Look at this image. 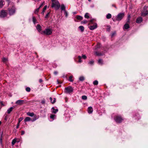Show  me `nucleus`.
I'll list each match as a JSON object with an SVG mask.
<instances>
[{
	"label": "nucleus",
	"mask_w": 148,
	"mask_h": 148,
	"mask_svg": "<svg viewBox=\"0 0 148 148\" xmlns=\"http://www.w3.org/2000/svg\"><path fill=\"white\" fill-rule=\"evenodd\" d=\"M39 118V115H34V118L32 120V121H35L37 119H38Z\"/></svg>",
	"instance_id": "nucleus-14"
},
{
	"label": "nucleus",
	"mask_w": 148,
	"mask_h": 148,
	"mask_svg": "<svg viewBox=\"0 0 148 148\" xmlns=\"http://www.w3.org/2000/svg\"><path fill=\"white\" fill-rule=\"evenodd\" d=\"M114 119L115 121L117 123H120L123 120V118L120 115H115Z\"/></svg>",
	"instance_id": "nucleus-2"
},
{
	"label": "nucleus",
	"mask_w": 148,
	"mask_h": 148,
	"mask_svg": "<svg viewBox=\"0 0 148 148\" xmlns=\"http://www.w3.org/2000/svg\"><path fill=\"white\" fill-rule=\"evenodd\" d=\"M23 118L22 117H20L18 119V122L20 123L23 120Z\"/></svg>",
	"instance_id": "nucleus-45"
},
{
	"label": "nucleus",
	"mask_w": 148,
	"mask_h": 148,
	"mask_svg": "<svg viewBox=\"0 0 148 148\" xmlns=\"http://www.w3.org/2000/svg\"><path fill=\"white\" fill-rule=\"evenodd\" d=\"M124 16V13H120L116 16V20L118 21H120L123 18Z\"/></svg>",
	"instance_id": "nucleus-6"
},
{
	"label": "nucleus",
	"mask_w": 148,
	"mask_h": 148,
	"mask_svg": "<svg viewBox=\"0 0 148 148\" xmlns=\"http://www.w3.org/2000/svg\"><path fill=\"white\" fill-rule=\"evenodd\" d=\"M44 2H43V3H42L40 5V6L38 8H39V9H40V8H41L43 5H44Z\"/></svg>",
	"instance_id": "nucleus-52"
},
{
	"label": "nucleus",
	"mask_w": 148,
	"mask_h": 148,
	"mask_svg": "<svg viewBox=\"0 0 148 148\" xmlns=\"http://www.w3.org/2000/svg\"><path fill=\"white\" fill-rule=\"evenodd\" d=\"M39 82L40 83H41L42 82V80L41 79H40L39 80Z\"/></svg>",
	"instance_id": "nucleus-57"
},
{
	"label": "nucleus",
	"mask_w": 148,
	"mask_h": 148,
	"mask_svg": "<svg viewBox=\"0 0 148 148\" xmlns=\"http://www.w3.org/2000/svg\"><path fill=\"white\" fill-rule=\"evenodd\" d=\"M27 114V115L32 117L34 116V114L33 112H28Z\"/></svg>",
	"instance_id": "nucleus-18"
},
{
	"label": "nucleus",
	"mask_w": 148,
	"mask_h": 148,
	"mask_svg": "<svg viewBox=\"0 0 148 148\" xmlns=\"http://www.w3.org/2000/svg\"><path fill=\"white\" fill-rule=\"evenodd\" d=\"M31 120V118L28 117H26L24 121L25 122L30 121Z\"/></svg>",
	"instance_id": "nucleus-21"
},
{
	"label": "nucleus",
	"mask_w": 148,
	"mask_h": 148,
	"mask_svg": "<svg viewBox=\"0 0 148 148\" xmlns=\"http://www.w3.org/2000/svg\"><path fill=\"white\" fill-rule=\"evenodd\" d=\"M7 13L4 10H2L1 11L0 16L1 17H4L6 16Z\"/></svg>",
	"instance_id": "nucleus-7"
},
{
	"label": "nucleus",
	"mask_w": 148,
	"mask_h": 148,
	"mask_svg": "<svg viewBox=\"0 0 148 148\" xmlns=\"http://www.w3.org/2000/svg\"><path fill=\"white\" fill-rule=\"evenodd\" d=\"M2 61L4 63H7L8 61V59L7 58H3L2 59Z\"/></svg>",
	"instance_id": "nucleus-30"
},
{
	"label": "nucleus",
	"mask_w": 148,
	"mask_h": 148,
	"mask_svg": "<svg viewBox=\"0 0 148 148\" xmlns=\"http://www.w3.org/2000/svg\"><path fill=\"white\" fill-rule=\"evenodd\" d=\"M49 99H50V101L52 103L54 104V103H55V102L56 101V98H54L53 99V101L52 100V98L51 97H50Z\"/></svg>",
	"instance_id": "nucleus-17"
},
{
	"label": "nucleus",
	"mask_w": 148,
	"mask_h": 148,
	"mask_svg": "<svg viewBox=\"0 0 148 148\" xmlns=\"http://www.w3.org/2000/svg\"><path fill=\"white\" fill-rule=\"evenodd\" d=\"M79 28L81 30V31L82 32L84 30V27L82 26H80L79 27Z\"/></svg>",
	"instance_id": "nucleus-27"
},
{
	"label": "nucleus",
	"mask_w": 148,
	"mask_h": 148,
	"mask_svg": "<svg viewBox=\"0 0 148 148\" xmlns=\"http://www.w3.org/2000/svg\"><path fill=\"white\" fill-rule=\"evenodd\" d=\"M61 9L62 10L65 11V7L64 4H62L61 5Z\"/></svg>",
	"instance_id": "nucleus-25"
},
{
	"label": "nucleus",
	"mask_w": 148,
	"mask_h": 148,
	"mask_svg": "<svg viewBox=\"0 0 148 148\" xmlns=\"http://www.w3.org/2000/svg\"><path fill=\"white\" fill-rule=\"evenodd\" d=\"M82 58L84 59H86V57L85 55H82Z\"/></svg>",
	"instance_id": "nucleus-51"
},
{
	"label": "nucleus",
	"mask_w": 148,
	"mask_h": 148,
	"mask_svg": "<svg viewBox=\"0 0 148 148\" xmlns=\"http://www.w3.org/2000/svg\"><path fill=\"white\" fill-rule=\"evenodd\" d=\"M98 83V82L97 80H95L93 82V84L94 85H97Z\"/></svg>",
	"instance_id": "nucleus-34"
},
{
	"label": "nucleus",
	"mask_w": 148,
	"mask_h": 148,
	"mask_svg": "<svg viewBox=\"0 0 148 148\" xmlns=\"http://www.w3.org/2000/svg\"><path fill=\"white\" fill-rule=\"evenodd\" d=\"M116 20V19H113V20L114 21H115Z\"/></svg>",
	"instance_id": "nucleus-62"
},
{
	"label": "nucleus",
	"mask_w": 148,
	"mask_h": 148,
	"mask_svg": "<svg viewBox=\"0 0 148 148\" xmlns=\"http://www.w3.org/2000/svg\"><path fill=\"white\" fill-rule=\"evenodd\" d=\"M8 11L10 15L13 14L15 11V7L12 5L11 8H9Z\"/></svg>",
	"instance_id": "nucleus-5"
},
{
	"label": "nucleus",
	"mask_w": 148,
	"mask_h": 148,
	"mask_svg": "<svg viewBox=\"0 0 148 148\" xmlns=\"http://www.w3.org/2000/svg\"><path fill=\"white\" fill-rule=\"evenodd\" d=\"M112 6L113 7H114L115 8H116V6H115V5H112Z\"/></svg>",
	"instance_id": "nucleus-59"
},
{
	"label": "nucleus",
	"mask_w": 148,
	"mask_h": 148,
	"mask_svg": "<svg viewBox=\"0 0 148 148\" xmlns=\"http://www.w3.org/2000/svg\"><path fill=\"white\" fill-rule=\"evenodd\" d=\"M93 111V109L92 107H89L88 108V112L89 114L92 113Z\"/></svg>",
	"instance_id": "nucleus-11"
},
{
	"label": "nucleus",
	"mask_w": 148,
	"mask_h": 148,
	"mask_svg": "<svg viewBox=\"0 0 148 148\" xmlns=\"http://www.w3.org/2000/svg\"><path fill=\"white\" fill-rule=\"evenodd\" d=\"M47 8V6L46 5H45L44 8H43V10L42 12H41V13L42 14H44V13L46 10V9Z\"/></svg>",
	"instance_id": "nucleus-26"
},
{
	"label": "nucleus",
	"mask_w": 148,
	"mask_h": 148,
	"mask_svg": "<svg viewBox=\"0 0 148 148\" xmlns=\"http://www.w3.org/2000/svg\"><path fill=\"white\" fill-rule=\"evenodd\" d=\"M95 20L94 19H92L89 21V24H91L93 23V22Z\"/></svg>",
	"instance_id": "nucleus-37"
},
{
	"label": "nucleus",
	"mask_w": 148,
	"mask_h": 148,
	"mask_svg": "<svg viewBox=\"0 0 148 148\" xmlns=\"http://www.w3.org/2000/svg\"><path fill=\"white\" fill-rule=\"evenodd\" d=\"M24 102V100H19L17 101L15 103L17 104L18 105H22Z\"/></svg>",
	"instance_id": "nucleus-9"
},
{
	"label": "nucleus",
	"mask_w": 148,
	"mask_h": 148,
	"mask_svg": "<svg viewBox=\"0 0 148 148\" xmlns=\"http://www.w3.org/2000/svg\"><path fill=\"white\" fill-rule=\"evenodd\" d=\"M98 62L99 64H103V60L102 59H99Z\"/></svg>",
	"instance_id": "nucleus-39"
},
{
	"label": "nucleus",
	"mask_w": 148,
	"mask_h": 148,
	"mask_svg": "<svg viewBox=\"0 0 148 148\" xmlns=\"http://www.w3.org/2000/svg\"><path fill=\"white\" fill-rule=\"evenodd\" d=\"M76 18L77 19L79 20V21H81L83 19L82 17L79 15H77L76 16Z\"/></svg>",
	"instance_id": "nucleus-19"
},
{
	"label": "nucleus",
	"mask_w": 148,
	"mask_h": 148,
	"mask_svg": "<svg viewBox=\"0 0 148 148\" xmlns=\"http://www.w3.org/2000/svg\"><path fill=\"white\" fill-rule=\"evenodd\" d=\"M64 14L65 15V16L67 17L68 16V14L67 12L66 11H64Z\"/></svg>",
	"instance_id": "nucleus-43"
},
{
	"label": "nucleus",
	"mask_w": 148,
	"mask_h": 148,
	"mask_svg": "<svg viewBox=\"0 0 148 148\" xmlns=\"http://www.w3.org/2000/svg\"><path fill=\"white\" fill-rule=\"evenodd\" d=\"M20 123L18 122V123L17 124V126L16 127V128L17 129H18L19 128V125H20Z\"/></svg>",
	"instance_id": "nucleus-50"
},
{
	"label": "nucleus",
	"mask_w": 148,
	"mask_h": 148,
	"mask_svg": "<svg viewBox=\"0 0 148 148\" xmlns=\"http://www.w3.org/2000/svg\"><path fill=\"white\" fill-rule=\"evenodd\" d=\"M79 81L81 82H83L85 78L84 76H81L79 77Z\"/></svg>",
	"instance_id": "nucleus-24"
},
{
	"label": "nucleus",
	"mask_w": 148,
	"mask_h": 148,
	"mask_svg": "<svg viewBox=\"0 0 148 148\" xmlns=\"http://www.w3.org/2000/svg\"><path fill=\"white\" fill-rule=\"evenodd\" d=\"M45 101L44 99H43V100H42V101H41V103L42 104H45Z\"/></svg>",
	"instance_id": "nucleus-48"
},
{
	"label": "nucleus",
	"mask_w": 148,
	"mask_h": 148,
	"mask_svg": "<svg viewBox=\"0 0 148 148\" xmlns=\"http://www.w3.org/2000/svg\"><path fill=\"white\" fill-rule=\"evenodd\" d=\"M16 138L12 140V145H14L16 143Z\"/></svg>",
	"instance_id": "nucleus-31"
},
{
	"label": "nucleus",
	"mask_w": 148,
	"mask_h": 148,
	"mask_svg": "<svg viewBox=\"0 0 148 148\" xmlns=\"http://www.w3.org/2000/svg\"><path fill=\"white\" fill-rule=\"evenodd\" d=\"M53 30L52 29L47 28L43 31L42 32V34L49 35H51L52 33Z\"/></svg>",
	"instance_id": "nucleus-1"
},
{
	"label": "nucleus",
	"mask_w": 148,
	"mask_h": 148,
	"mask_svg": "<svg viewBox=\"0 0 148 148\" xmlns=\"http://www.w3.org/2000/svg\"><path fill=\"white\" fill-rule=\"evenodd\" d=\"M7 118V117L6 116H5V120H6Z\"/></svg>",
	"instance_id": "nucleus-60"
},
{
	"label": "nucleus",
	"mask_w": 148,
	"mask_h": 148,
	"mask_svg": "<svg viewBox=\"0 0 148 148\" xmlns=\"http://www.w3.org/2000/svg\"><path fill=\"white\" fill-rule=\"evenodd\" d=\"M82 99L83 100H86L87 99V97L85 95H83L82 96Z\"/></svg>",
	"instance_id": "nucleus-36"
},
{
	"label": "nucleus",
	"mask_w": 148,
	"mask_h": 148,
	"mask_svg": "<svg viewBox=\"0 0 148 148\" xmlns=\"http://www.w3.org/2000/svg\"><path fill=\"white\" fill-rule=\"evenodd\" d=\"M50 12H49L47 13L45 17V18H47L48 17V16L50 14Z\"/></svg>",
	"instance_id": "nucleus-46"
},
{
	"label": "nucleus",
	"mask_w": 148,
	"mask_h": 148,
	"mask_svg": "<svg viewBox=\"0 0 148 148\" xmlns=\"http://www.w3.org/2000/svg\"><path fill=\"white\" fill-rule=\"evenodd\" d=\"M32 18H33V22L34 23V24H35V23L36 22V18H35V17L34 16Z\"/></svg>",
	"instance_id": "nucleus-40"
},
{
	"label": "nucleus",
	"mask_w": 148,
	"mask_h": 148,
	"mask_svg": "<svg viewBox=\"0 0 148 148\" xmlns=\"http://www.w3.org/2000/svg\"><path fill=\"white\" fill-rule=\"evenodd\" d=\"M73 13L74 14H76V12H74Z\"/></svg>",
	"instance_id": "nucleus-61"
},
{
	"label": "nucleus",
	"mask_w": 148,
	"mask_h": 148,
	"mask_svg": "<svg viewBox=\"0 0 148 148\" xmlns=\"http://www.w3.org/2000/svg\"><path fill=\"white\" fill-rule=\"evenodd\" d=\"M95 54L97 56H100L101 55L100 53H99L97 52H96Z\"/></svg>",
	"instance_id": "nucleus-49"
},
{
	"label": "nucleus",
	"mask_w": 148,
	"mask_h": 148,
	"mask_svg": "<svg viewBox=\"0 0 148 148\" xmlns=\"http://www.w3.org/2000/svg\"><path fill=\"white\" fill-rule=\"evenodd\" d=\"M124 28L125 29H127L130 28V26L129 24L127 23L125 24L124 25Z\"/></svg>",
	"instance_id": "nucleus-20"
},
{
	"label": "nucleus",
	"mask_w": 148,
	"mask_h": 148,
	"mask_svg": "<svg viewBox=\"0 0 148 148\" xmlns=\"http://www.w3.org/2000/svg\"><path fill=\"white\" fill-rule=\"evenodd\" d=\"M0 103L2 106H4L2 101H0Z\"/></svg>",
	"instance_id": "nucleus-56"
},
{
	"label": "nucleus",
	"mask_w": 148,
	"mask_h": 148,
	"mask_svg": "<svg viewBox=\"0 0 148 148\" xmlns=\"http://www.w3.org/2000/svg\"><path fill=\"white\" fill-rule=\"evenodd\" d=\"M94 61L92 60L88 62V63L92 65L94 63Z\"/></svg>",
	"instance_id": "nucleus-47"
},
{
	"label": "nucleus",
	"mask_w": 148,
	"mask_h": 148,
	"mask_svg": "<svg viewBox=\"0 0 148 148\" xmlns=\"http://www.w3.org/2000/svg\"><path fill=\"white\" fill-rule=\"evenodd\" d=\"M60 5L59 2L57 1L55 3H52V7L54 8L55 10H58L60 7Z\"/></svg>",
	"instance_id": "nucleus-3"
},
{
	"label": "nucleus",
	"mask_w": 148,
	"mask_h": 148,
	"mask_svg": "<svg viewBox=\"0 0 148 148\" xmlns=\"http://www.w3.org/2000/svg\"><path fill=\"white\" fill-rule=\"evenodd\" d=\"M25 133V132L24 131H21V135H23Z\"/></svg>",
	"instance_id": "nucleus-55"
},
{
	"label": "nucleus",
	"mask_w": 148,
	"mask_h": 148,
	"mask_svg": "<svg viewBox=\"0 0 148 148\" xmlns=\"http://www.w3.org/2000/svg\"><path fill=\"white\" fill-rule=\"evenodd\" d=\"M73 77L72 75H71L69 76V80L70 82H73V80L72 79Z\"/></svg>",
	"instance_id": "nucleus-23"
},
{
	"label": "nucleus",
	"mask_w": 148,
	"mask_h": 148,
	"mask_svg": "<svg viewBox=\"0 0 148 148\" xmlns=\"http://www.w3.org/2000/svg\"><path fill=\"white\" fill-rule=\"evenodd\" d=\"M97 27V25L96 23H95L93 25L90 26L89 27V29L91 30H93Z\"/></svg>",
	"instance_id": "nucleus-8"
},
{
	"label": "nucleus",
	"mask_w": 148,
	"mask_h": 148,
	"mask_svg": "<svg viewBox=\"0 0 148 148\" xmlns=\"http://www.w3.org/2000/svg\"><path fill=\"white\" fill-rule=\"evenodd\" d=\"M3 5L2 0H0V8L2 7Z\"/></svg>",
	"instance_id": "nucleus-32"
},
{
	"label": "nucleus",
	"mask_w": 148,
	"mask_h": 148,
	"mask_svg": "<svg viewBox=\"0 0 148 148\" xmlns=\"http://www.w3.org/2000/svg\"><path fill=\"white\" fill-rule=\"evenodd\" d=\"M56 117V116L54 114H51L50 117L51 119H52V121L54 120L55 119V117Z\"/></svg>",
	"instance_id": "nucleus-22"
},
{
	"label": "nucleus",
	"mask_w": 148,
	"mask_h": 148,
	"mask_svg": "<svg viewBox=\"0 0 148 148\" xmlns=\"http://www.w3.org/2000/svg\"><path fill=\"white\" fill-rule=\"evenodd\" d=\"M31 89L30 88L27 87L26 88V90L28 92H29L30 91Z\"/></svg>",
	"instance_id": "nucleus-42"
},
{
	"label": "nucleus",
	"mask_w": 148,
	"mask_h": 148,
	"mask_svg": "<svg viewBox=\"0 0 148 148\" xmlns=\"http://www.w3.org/2000/svg\"><path fill=\"white\" fill-rule=\"evenodd\" d=\"M51 110H52V113L54 114H56L58 111V109H55L54 107H52Z\"/></svg>",
	"instance_id": "nucleus-13"
},
{
	"label": "nucleus",
	"mask_w": 148,
	"mask_h": 148,
	"mask_svg": "<svg viewBox=\"0 0 148 148\" xmlns=\"http://www.w3.org/2000/svg\"><path fill=\"white\" fill-rule=\"evenodd\" d=\"M89 14L88 13H86L84 15V17L86 18H89Z\"/></svg>",
	"instance_id": "nucleus-29"
},
{
	"label": "nucleus",
	"mask_w": 148,
	"mask_h": 148,
	"mask_svg": "<svg viewBox=\"0 0 148 148\" xmlns=\"http://www.w3.org/2000/svg\"><path fill=\"white\" fill-rule=\"evenodd\" d=\"M14 108L13 107H11L9 109H8L7 110V113L8 114H9L11 112L12 110L13 109H14Z\"/></svg>",
	"instance_id": "nucleus-16"
},
{
	"label": "nucleus",
	"mask_w": 148,
	"mask_h": 148,
	"mask_svg": "<svg viewBox=\"0 0 148 148\" xmlns=\"http://www.w3.org/2000/svg\"><path fill=\"white\" fill-rule=\"evenodd\" d=\"M130 16L129 15L128 16V17H127V23H129L130 22Z\"/></svg>",
	"instance_id": "nucleus-41"
},
{
	"label": "nucleus",
	"mask_w": 148,
	"mask_h": 148,
	"mask_svg": "<svg viewBox=\"0 0 148 148\" xmlns=\"http://www.w3.org/2000/svg\"><path fill=\"white\" fill-rule=\"evenodd\" d=\"M143 21L142 18L139 17L137 18L136 19V22L137 23H141Z\"/></svg>",
	"instance_id": "nucleus-10"
},
{
	"label": "nucleus",
	"mask_w": 148,
	"mask_h": 148,
	"mask_svg": "<svg viewBox=\"0 0 148 148\" xmlns=\"http://www.w3.org/2000/svg\"><path fill=\"white\" fill-rule=\"evenodd\" d=\"M51 0L52 1V3H55V2H56L58 1H57V0Z\"/></svg>",
	"instance_id": "nucleus-53"
},
{
	"label": "nucleus",
	"mask_w": 148,
	"mask_h": 148,
	"mask_svg": "<svg viewBox=\"0 0 148 148\" xmlns=\"http://www.w3.org/2000/svg\"><path fill=\"white\" fill-rule=\"evenodd\" d=\"M116 33L115 32H114V33H113L112 34V37Z\"/></svg>",
	"instance_id": "nucleus-58"
},
{
	"label": "nucleus",
	"mask_w": 148,
	"mask_h": 148,
	"mask_svg": "<svg viewBox=\"0 0 148 148\" xmlns=\"http://www.w3.org/2000/svg\"><path fill=\"white\" fill-rule=\"evenodd\" d=\"M101 46V45L100 43H97V46H96V48H100Z\"/></svg>",
	"instance_id": "nucleus-33"
},
{
	"label": "nucleus",
	"mask_w": 148,
	"mask_h": 148,
	"mask_svg": "<svg viewBox=\"0 0 148 148\" xmlns=\"http://www.w3.org/2000/svg\"><path fill=\"white\" fill-rule=\"evenodd\" d=\"M65 92L66 93L70 94L73 91V88L71 86H69L68 87L65 88Z\"/></svg>",
	"instance_id": "nucleus-4"
},
{
	"label": "nucleus",
	"mask_w": 148,
	"mask_h": 148,
	"mask_svg": "<svg viewBox=\"0 0 148 148\" xmlns=\"http://www.w3.org/2000/svg\"><path fill=\"white\" fill-rule=\"evenodd\" d=\"M78 58L79 59V62H82V61L81 60L82 57L80 56H79L78 57Z\"/></svg>",
	"instance_id": "nucleus-38"
},
{
	"label": "nucleus",
	"mask_w": 148,
	"mask_h": 148,
	"mask_svg": "<svg viewBox=\"0 0 148 148\" xmlns=\"http://www.w3.org/2000/svg\"><path fill=\"white\" fill-rule=\"evenodd\" d=\"M148 14V11L146 10H144L142 13V15L143 16H146Z\"/></svg>",
	"instance_id": "nucleus-12"
},
{
	"label": "nucleus",
	"mask_w": 148,
	"mask_h": 148,
	"mask_svg": "<svg viewBox=\"0 0 148 148\" xmlns=\"http://www.w3.org/2000/svg\"><path fill=\"white\" fill-rule=\"evenodd\" d=\"M88 1L90 2L91 1V0H88Z\"/></svg>",
	"instance_id": "nucleus-63"
},
{
	"label": "nucleus",
	"mask_w": 148,
	"mask_h": 148,
	"mask_svg": "<svg viewBox=\"0 0 148 148\" xmlns=\"http://www.w3.org/2000/svg\"><path fill=\"white\" fill-rule=\"evenodd\" d=\"M112 17V15L110 13L108 14L106 16V17L107 19L110 18Z\"/></svg>",
	"instance_id": "nucleus-28"
},
{
	"label": "nucleus",
	"mask_w": 148,
	"mask_h": 148,
	"mask_svg": "<svg viewBox=\"0 0 148 148\" xmlns=\"http://www.w3.org/2000/svg\"><path fill=\"white\" fill-rule=\"evenodd\" d=\"M87 23V21L86 20H84L82 21L81 23H82L85 24Z\"/></svg>",
	"instance_id": "nucleus-44"
},
{
	"label": "nucleus",
	"mask_w": 148,
	"mask_h": 148,
	"mask_svg": "<svg viewBox=\"0 0 148 148\" xmlns=\"http://www.w3.org/2000/svg\"><path fill=\"white\" fill-rule=\"evenodd\" d=\"M53 73L55 75H56L58 74V72L56 71H55Z\"/></svg>",
	"instance_id": "nucleus-54"
},
{
	"label": "nucleus",
	"mask_w": 148,
	"mask_h": 148,
	"mask_svg": "<svg viewBox=\"0 0 148 148\" xmlns=\"http://www.w3.org/2000/svg\"><path fill=\"white\" fill-rule=\"evenodd\" d=\"M39 8H38L37 9H36L34 13L35 14H37L38 12H39Z\"/></svg>",
	"instance_id": "nucleus-35"
},
{
	"label": "nucleus",
	"mask_w": 148,
	"mask_h": 148,
	"mask_svg": "<svg viewBox=\"0 0 148 148\" xmlns=\"http://www.w3.org/2000/svg\"><path fill=\"white\" fill-rule=\"evenodd\" d=\"M36 28L38 32H40L41 31V27L39 25H37Z\"/></svg>",
	"instance_id": "nucleus-15"
},
{
	"label": "nucleus",
	"mask_w": 148,
	"mask_h": 148,
	"mask_svg": "<svg viewBox=\"0 0 148 148\" xmlns=\"http://www.w3.org/2000/svg\"><path fill=\"white\" fill-rule=\"evenodd\" d=\"M1 108H0V110L1 109Z\"/></svg>",
	"instance_id": "nucleus-64"
}]
</instances>
